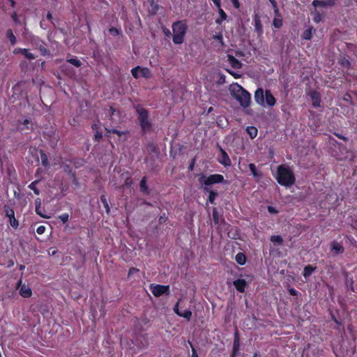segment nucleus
I'll return each instance as SVG.
<instances>
[{
    "label": "nucleus",
    "instance_id": "nucleus-1",
    "mask_svg": "<svg viewBox=\"0 0 357 357\" xmlns=\"http://www.w3.org/2000/svg\"><path fill=\"white\" fill-rule=\"evenodd\" d=\"M278 183L286 188H290L295 184L296 177L291 169L284 165L277 167V174L275 176Z\"/></svg>",
    "mask_w": 357,
    "mask_h": 357
},
{
    "label": "nucleus",
    "instance_id": "nucleus-2",
    "mask_svg": "<svg viewBox=\"0 0 357 357\" xmlns=\"http://www.w3.org/2000/svg\"><path fill=\"white\" fill-rule=\"evenodd\" d=\"M137 115V120L141 128L142 135L150 133L153 130V124L149 119V112L141 105L133 106Z\"/></svg>",
    "mask_w": 357,
    "mask_h": 357
},
{
    "label": "nucleus",
    "instance_id": "nucleus-3",
    "mask_svg": "<svg viewBox=\"0 0 357 357\" xmlns=\"http://www.w3.org/2000/svg\"><path fill=\"white\" fill-rule=\"evenodd\" d=\"M172 41L175 45H181L184 42V38L188 31V25L185 20H178L172 25Z\"/></svg>",
    "mask_w": 357,
    "mask_h": 357
},
{
    "label": "nucleus",
    "instance_id": "nucleus-4",
    "mask_svg": "<svg viewBox=\"0 0 357 357\" xmlns=\"http://www.w3.org/2000/svg\"><path fill=\"white\" fill-rule=\"evenodd\" d=\"M199 181L203 188H209L211 185L223 183L225 181V178L222 174H211L207 177L202 176L199 179Z\"/></svg>",
    "mask_w": 357,
    "mask_h": 357
},
{
    "label": "nucleus",
    "instance_id": "nucleus-5",
    "mask_svg": "<svg viewBox=\"0 0 357 357\" xmlns=\"http://www.w3.org/2000/svg\"><path fill=\"white\" fill-rule=\"evenodd\" d=\"M152 294L155 297H159L163 294H169V286L162 284H151L150 286Z\"/></svg>",
    "mask_w": 357,
    "mask_h": 357
},
{
    "label": "nucleus",
    "instance_id": "nucleus-6",
    "mask_svg": "<svg viewBox=\"0 0 357 357\" xmlns=\"http://www.w3.org/2000/svg\"><path fill=\"white\" fill-rule=\"evenodd\" d=\"M217 147L220 151V155L218 157V161L225 167H229L231 165V161L227 153L222 148L218 143Z\"/></svg>",
    "mask_w": 357,
    "mask_h": 357
},
{
    "label": "nucleus",
    "instance_id": "nucleus-7",
    "mask_svg": "<svg viewBox=\"0 0 357 357\" xmlns=\"http://www.w3.org/2000/svg\"><path fill=\"white\" fill-rule=\"evenodd\" d=\"M181 301V298H178L173 307V310L178 316L183 317L189 321L191 319L192 315V311L190 309H186L184 311L181 310L179 309V303Z\"/></svg>",
    "mask_w": 357,
    "mask_h": 357
},
{
    "label": "nucleus",
    "instance_id": "nucleus-8",
    "mask_svg": "<svg viewBox=\"0 0 357 357\" xmlns=\"http://www.w3.org/2000/svg\"><path fill=\"white\" fill-rule=\"evenodd\" d=\"M274 10V18L273 20V25L276 29H280L282 26V18L278 7V4L272 6Z\"/></svg>",
    "mask_w": 357,
    "mask_h": 357
},
{
    "label": "nucleus",
    "instance_id": "nucleus-9",
    "mask_svg": "<svg viewBox=\"0 0 357 357\" xmlns=\"http://www.w3.org/2000/svg\"><path fill=\"white\" fill-rule=\"evenodd\" d=\"M250 93L245 89V91H243L242 95H241L237 100L243 107L246 108L250 105Z\"/></svg>",
    "mask_w": 357,
    "mask_h": 357
},
{
    "label": "nucleus",
    "instance_id": "nucleus-10",
    "mask_svg": "<svg viewBox=\"0 0 357 357\" xmlns=\"http://www.w3.org/2000/svg\"><path fill=\"white\" fill-rule=\"evenodd\" d=\"M245 91V89L243 88L240 84L236 83L233 85H231L230 92L231 96L237 100L241 95H242L243 91Z\"/></svg>",
    "mask_w": 357,
    "mask_h": 357
},
{
    "label": "nucleus",
    "instance_id": "nucleus-11",
    "mask_svg": "<svg viewBox=\"0 0 357 357\" xmlns=\"http://www.w3.org/2000/svg\"><path fill=\"white\" fill-rule=\"evenodd\" d=\"M240 350V335L238 328L236 327L234 334V342L231 353L238 354Z\"/></svg>",
    "mask_w": 357,
    "mask_h": 357
},
{
    "label": "nucleus",
    "instance_id": "nucleus-12",
    "mask_svg": "<svg viewBox=\"0 0 357 357\" xmlns=\"http://www.w3.org/2000/svg\"><path fill=\"white\" fill-rule=\"evenodd\" d=\"M265 92L262 88H258L255 92V100L256 102L260 105H264Z\"/></svg>",
    "mask_w": 357,
    "mask_h": 357
},
{
    "label": "nucleus",
    "instance_id": "nucleus-13",
    "mask_svg": "<svg viewBox=\"0 0 357 357\" xmlns=\"http://www.w3.org/2000/svg\"><path fill=\"white\" fill-rule=\"evenodd\" d=\"M233 284L236 289L241 293L245 292L248 285L246 280L244 279H237L233 282Z\"/></svg>",
    "mask_w": 357,
    "mask_h": 357
},
{
    "label": "nucleus",
    "instance_id": "nucleus-14",
    "mask_svg": "<svg viewBox=\"0 0 357 357\" xmlns=\"http://www.w3.org/2000/svg\"><path fill=\"white\" fill-rule=\"evenodd\" d=\"M265 99L266 103L268 107H273L276 103V99L272 94L270 90L266 89L265 91Z\"/></svg>",
    "mask_w": 357,
    "mask_h": 357
},
{
    "label": "nucleus",
    "instance_id": "nucleus-15",
    "mask_svg": "<svg viewBox=\"0 0 357 357\" xmlns=\"http://www.w3.org/2000/svg\"><path fill=\"white\" fill-rule=\"evenodd\" d=\"M204 191L205 192H208V197L207 202L211 204H213L215 198L218 196V192L217 190H212L208 187H204Z\"/></svg>",
    "mask_w": 357,
    "mask_h": 357
},
{
    "label": "nucleus",
    "instance_id": "nucleus-16",
    "mask_svg": "<svg viewBox=\"0 0 357 357\" xmlns=\"http://www.w3.org/2000/svg\"><path fill=\"white\" fill-rule=\"evenodd\" d=\"M310 97L312 101V106L315 108L321 106V96L319 92L314 91L311 93Z\"/></svg>",
    "mask_w": 357,
    "mask_h": 357
},
{
    "label": "nucleus",
    "instance_id": "nucleus-17",
    "mask_svg": "<svg viewBox=\"0 0 357 357\" xmlns=\"http://www.w3.org/2000/svg\"><path fill=\"white\" fill-rule=\"evenodd\" d=\"M228 61L230 63L231 66L234 69H240L242 68L241 62L234 57L233 55L229 54L227 56Z\"/></svg>",
    "mask_w": 357,
    "mask_h": 357
},
{
    "label": "nucleus",
    "instance_id": "nucleus-18",
    "mask_svg": "<svg viewBox=\"0 0 357 357\" xmlns=\"http://www.w3.org/2000/svg\"><path fill=\"white\" fill-rule=\"evenodd\" d=\"M37 40L40 43V45H38V49L40 54L43 55V56L50 55V52L46 47L45 43L43 40H40L39 38H37Z\"/></svg>",
    "mask_w": 357,
    "mask_h": 357
},
{
    "label": "nucleus",
    "instance_id": "nucleus-19",
    "mask_svg": "<svg viewBox=\"0 0 357 357\" xmlns=\"http://www.w3.org/2000/svg\"><path fill=\"white\" fill-rule=\"evenodd\" d=\"M20 294L23 298H27L31 296L32 291L29 286L22 284L20 289Z\"/></svg>",
    "mask_w": 357,
    "mask_h": 357
},
{
    "label": "nucleus",
    "instance_id": "nucleus-20",
    "mask_svg": "<svg viewBox=\"0 0 357 357\" xmlns=\"http://www.w3.org/2000/svg\"><path fill=\"white\" fill-rule=\"evenodd\" d=\"M331 250L337 255L342 254L344 252V248L340 243L333 241L331 243Z\"/></svg>",
    "mask_w": 357,
    "mask_h": 357
},
{
    "label": "nucleus",
    "instance_id": "nucleus-21",
    "mask_svg": "<svg viewBox=\"0 0 357 357\" xmlns=\"http://www.w3.org/2000/svg\"><path fill=\"white\" fill-rule=\"evenodd\" d=\"M139 77H142L145 79H150L152 77L151 70L147 67H142L139 66Z\"/></svg>",
    "mask_w": 357,
    "mask_h": 357
},
{
    "label": "nucleus",
    "instance_id": "nucleus-22",
    "mask_svg": "<svg viewBox=\"0 0 357 357\" xmlns=\"http://www.w3.org/2000/svg\"><path fill=\"white\" fill-rule=\"evenodd\" d=\"M316 266H312L311 265H307L304 267L303 271V275L305 279H307L313 273V272L316 270Z\"/></svg>",
    "mask_w": 357,
    "mask_h": 357
},
{
    "label": "nucleus",
    "instance_id": "nucleus-23",
    "mask_svg": "<svg viewBox=\"0 0 357 357\" xmlns=\"http://www.w3.org/2000/svg\"><path fill=\"white\" fill-rule=\"evenodd\" d=\"M6 36L8 39L11 45H15L17 43V38L11 29H8L6 31Z\"/></svg>",
    "mask_w": 357,
    "mask_h": 357
},
{
    "label": "nucleus",
    "instance_id": "nucleus-24",
    "mask_svg": "<svg viewBox=\"0 0 357 357\" xmlns=\"http://www.w3.org/2000/svg\"><path fill=\"white\" fill-rule=\"evenodd\" d=\"M146 181H147L146 177V176L142 177V178L141 179L140 183H139V189L142 192L149 195V188H148Z\"/></svg>",
    "mask_w": 357,
    "mask_h": 357
},
{
    "label": "nucleus",
    "instance_id": "nucleus-25",
    "mask_svg": "<svg viewBox=\"0 0 357 357\" xmlns=\"http://www.w3.org/2000/svg\"><path fill=\"white\" fill-rule=\"evenodd\" d=\"M235 260L239 265L243 266V265L245 264L246 261H247V257L243 252H238L236 254V255L235 257Z\"/></svg>",
    "mask_w": 357,
    "mask_h": 357
},
{
    "label": "nucleus",
    "instance_id": "nucleus-26",
    "mask_svg": "<svg viewBox=\"0 0 357 357\" xmlns=\"http://www.w3.org/2000/svg\"><path fill=\"white\" fill-rule=\"evenodd\" d=\"M248 167L253 177L256 178H259L261 177V174L257 171V167L254 163H250Z\"/></svg>",
    "mask_w": 357,
    "mask_h": 357
},
{
    "label": "nucleus",
    "instance_id": "nucleus-27",
    "mask_svg": "<svg viewBox=\"0 0 357 357\" xmlns=\"http://www.w3.org/2000/svg\"><path fill=\"white\" fill-rule=\"evenodd\" d=\"M246 131L252 139L255 138L258 133V130L255 126H248L246 128Z\"/></svg>",
    "mask_w": 357,
    "mask_h": 357
},
{
    "label": "nucleus",
    "instance_id": "nucleus-28",
    "mask_svg": "<svg viewBox=\"0 0 357 357\" xmlns=\"http://www.w3.org/2000/svg\"><path fill=\"white\" fill-rule=\"evenodd\" d=\"M312 27H309L308 29H305L301 36L302 39L310 40L312 38Z\"/></svg>",
    "mask_w": 357,
    "mask_h": 357
},
{
    "label": "nucleus",
    "instance_id": "nucleus-29",
    "mask_svg": "<svg viewBox=\"0 0 357 357\" xmlns=\"http://www.w3.org/2000/svg\"><path fill=\"white\" fill-rule=\"evenodd\" d=\"M218 13L220 15V18H217L215 20V23L218 25H220L222 22L227 19V15L221 8H218Z\"/></svg>",
    "mask_w": 357,
    "mask_h": 357
},
{
    "label": "nucleus",
    "instance_id": "nucleus-30",
    "mask_svg": "<svg viewBox=\"0 0 357 357\" xmlns=\"http://www.w3.org/2000/svg\"><path fill=\"white\" fill-rule=\"evenodd\" d=\"M270 241L276 245H280L283 243L284 240L280 235H273L270 238Z\"/></svg>",
    "mask_w": 357,
    "mask_h": 357
},
{
    "label": "nucleus",
    "instance_id": "nucleus-31",
    "mask_svg": "<svg viewBox=\"0 0 357 357\" xmlns=\"http://www.w3.org/2000/svg\"><path fill=\"white\" fill-rule=\"evenodd\" d=\"M40 154L42 165L44 166L45 167H49L50 163H49V160H48L47 154L43 151H40Z\"/></svg>",
    "mask_w": 357,
    "mask_h": 357
},
{
    "label": "nucleus",
    "instance_id": "nucleus-32",
    "mask_svg": "<svg viewBox=\"0 0 357 357\" xmlns=\"http://www.w3.org/2000/svg\"><path fill=\"white\" fill-rule=\"evenodd\" d=\"M105 130L107 131V132L116 134L119 137H121L122 135H127L129 133L128 130L120 131L115 128L108 129V128H105Z\"/></svg>",
    "mask_w": 357,
    "mask_h": 357
},
{
    "label": "nucleus",
    "instance_id": "nucleus-33",
    "mask_svg": "<svg viewBox=\"0 0 357 357\" xmlns=\"http://www.w3.org/2000/svg\"><path fill=\"white\" fill-rule=\"evenodd\" d=\"M3 211L6 216L8 217V218L15 216V211L13 208H12L9 206L5 205L3 207Z\"/></svg>",
    "mask_w": 357,
    "mask_h": 357
},
{
    "label": "nucleus",
    "instance_id": "nucleus-34",
    "mask_svg": "<svg viewBox=\"0 0 357 357\" xmlns=\"http://www.w3.org/2000/svg\"><path fill=\"white\" fill-rule=\"evenodd\" d=\"M100 201H101L102 204H103L104 208H105L106 213L107 214H109L110 213V207L108 204L107 197L105 195H102L100 196Z\"/></svg>",
    "mask_w": 357,
    "mask_h": 357
},
{
    "label": "nucleus",
    "instance_id": "nucleus-35",
    "mask_svg": "<svg viewBox=\"0 0 357 357\" xmlns=\"http://www.w3.org/2000/svg\"><path fill=\"white\" fill-rule=\"evenodd\" d=\"M66 61L77 68H79L82 66V62L77 57L67 59Z\"/></svg>",
    "mask_w": 357,
    "mask_h": 357
},
{
    "label": "nucleus",
    "instance_id": "nucleus-36",
    "mask_svg": "<svg viewBox=\"0 0 357 357\" xmlns=\"http://www.w3.org/2000/svg\"><path fill=\"white\" fill-rule=\"evenodd\" d=\"M39 180H36L31 182L28 188L32 190L35 195H38L40 194V190L37 188L36 185L39 183Z\"/></svg>",
    "mask_w": 357,
    "mask_h": 357
},
{
    "label": "nucleus",
    "instance_id": "nucleus-37",
    "mask_svg": "<svg viewBox=\"0 0 357 357\" xmlns=\"http://www.w3.org/2000/svg\"><path fill=\"white\" fill-rule=\"evenodd\" d=\"M322 18L323 15L317 10H315L314 12L313 21L315 22L316 23H319L322 20Z\"/></svg>",
    "mask_w": 357,
    "mask_h": 357
},
{
    "label": "nucleus",
    "instance_id": "nucleus-38",
    "mask_svg": "<svg viewBox=\"0 0 357 357\" xmlns=\"http://www.w3.org/2000/svg\"><path fill=\"white\" fill-rule=\"evenodd\" d=\"M139 66H137L131 69V74L135 79H138L139 77L140 73H139Z\"/></svg>",
    "mask_w": 357,
    "mask_h": 357
},
{
    "label": "nucleus",
    "instance_id": "nucleus-39",
    "mask_svg": "<svg viewBox=\"0 0 357 357\" xmlns=\"http://www.w3.org/2000/svg\"><path fill=\"white\" fill-rule=\"evenodd\" d=\"M22 55H24L25 58L29 60H33L36 59V56L33 54L31 53L29 49H26V52H23Z\"/></svg>",
    "mask_w": 357,
    "mask_h": 357
},
{
    "label": "nucleus",
    "instance_id": "nucleus-40",
    "mask_svg": "<svg viewBox=\"0 0 357 357\" xmlns=\"http://www.w3.org/2000/svg\"><path fill=\"white\" fill-rule=\"evenodd\" d=\"M58 218L63 222L66 223L69 220V215L67 213H62L58 216Z\"/></svg>",
    "mask_w": 357,
    "mask_h": 357
},
{
    "label": "nucleus",
    "instance_id": "nucleus-41",
    "mask_svg": "<svg viewBox=\"0 0 357 357\" xmlns=\"http://www.w3.org/2000/svg\"><path fill=\"white\" fill-rule=\"evenodd\" d=\"M226 82V76L223 73H218V79L217 84L219 85L224 84Z\"/></svg>",
    "mask_w": 357,
    "mask_h": 357
},
{
    "label": "nucleus",
    "instance_id": "nucleus-42",
    "mask_svg": "<svg viewBox=\"0 0 357 357\" xmlns=\"http://www.w3.org/2000/svg\"><path fill=\"white\" fill-rule=\"evenodd\" d=\"M213 220L215 225L219 224V215L216 208L213 210Z\"/></svg>",
    "mask_w": 357,
    "mask_h": 357
},
{
    "label": "nucleus",
    "instance_id": "nucleus-43",
    "mask_svg": "<svg viewBox=\"0 0 357 357\" xmlns=\"http://www.w3.org/2000/svg\"><path fill=\"white\" fill-rule=\"evenodd\" d=\"M102 138V133L100 130H97L94 134L93 141L96 142H99Z\"/></svg>",
    "mask_w": 357,
    "mask_h": 357
},
{
    "label": "nucleus",
    "instance_id": "nucleus-44",
    "mask_svg": "<svg viewBox=\"0 0 357 357\" xmlns=\"http://www.w3.org/2000/svg\"><path fill=\"white\" fill-rule=\"evenodd\" d=\"M10 220V226L13 227V228H17L18 226H19V222L17 220L15 219V216L12 217V218H9Z\"/></svg>",
    "mask_w": 357,
    "mask_h": 357
},
{
    "label": "nucleus",
    "instance_id": "nucleus-45",
    "mask_svg": "<svg viewBox=\"0 0 357 357\" xmlns=\"http://www.w3.org/2000/svg\"><path fill=\"white\" fill-rule=\"evenodd\" d=\"M18 123L21 125L24 126V127L20 128V130H24L25 128L29 129V125L31 123V121L29 119H24L22 121H18Z\"/></svg>",
    "mask_w": 357,
    "mask_h": 357
},
{
    "label": "nucleus",
    "instance_id": "nucleus-46",
    "mask_svg": "<svg viewBox=\"0 0 357 357\" xmlns=\"http://www.w3.org/2000/svg\"><path fill=\"white\" fill-rule=\"evenodd\" d=\"M120 32L121 31L115 27H111L109 29V33L113 36L119 35Z\"/></svg>",
    "mask_w": 357,
    "mask_h": 357
},
{
    "label": "nucleus",
    "instance_id": "nucleus-47",
    "mask_svg": "<svg viewBox=\"0 0 357 357\" xmlns=\"http://www.w3.org/2000/svg\"><path fill=\"white\" fill-rule=\"evenodd\" d=\"M312 6L314 7V8H317V7H319V6H326V3L323 1H319V0H314L312 3Z\"/></svg>",
    "mask_w": 357,
    "mask_h": 357
},
{
    "label": "nucleus",
    "instance_id": "nucleus-48",
    "mask_svg": "<svg viewBox=\"0 0 357 357\" xmlns=\"http://www.w3.org/2000/svg\"><path fill=\"white\" fill-rule=\"evenodd\" d=\"M167 220H168L167 215H166L165 213H163L162 215H161L158 219V223L160 225H162L163 223H165Z\"/></svg>",
    "mask_w": 357,
    "mask_h": 357
},
{
    "label": "nucleus",
    "instance_id": "nucleus-49",
    "mask_svg": "<svg viewBox=\"0 0 357 357\" xmlns=\"http://www.w3.org/2000/svg\"><path fill=\"white\" fill-rule=\"evenodd\" d=\"M139 271V270L137 268H135V267L130 268L128 271V278H130L133 274H135Z\"/></svg>",
    "mask_w": 357,
    "mask_h": 357
},
{
    "label": "nucleus",
    "instance_id": "nucleus-50",
    "mask_svg": "<svg viewBox=\"0 0 357 357\" xmlns=\"http://www.w3.org/2000/svg\"><path fill=\"white\" fill-rule=\"evenodd\" d=\"M40 206V199H38L36 202V212L38 215H40L41 217H44L39 211V208Z\"/></svg>",
    "mask_w": 357,
    "mask_h": 357
},
{
    "label": "nucleus",
    "instance_id": "nucleus-51",
    "mask_svg": "<svg viewBox=\"0 0 357 357\" xmlns=\"http://www.w3.org/2000/svg\"><path fill=\"white\" fill-rule=\"evenodd\" d=\"M45 230H46V227L44 225H40L36 229V232L38 234L41 235V234H43L45 233Z\"/></svg>",
    "mask_w": 357,
    "mask_h": 357
},
{
    "label": "nucleus",
    "instance_id": "nucleus-52",
    "mask_svg": "<svg viewBox=\"0 0 357 357\" xmlns=\"http://www.w3.org/2000/svg\"><path fill=\"white\" fill-rule=\"evenodd\" d=\"M23 52H26V48L17 47L13 50L14 54H22Z\"/></svg>",
    "mask_w": 357,
    "mask_h": 357
},
{
    "label": "nucleus",
    "instance_id": "nucleus-53",
    "mask_svg": "<svg viewBox=\"0 0 357 357\" xmlns=\"http://www.w3.org/2000/svg\"><path fill=\"white\" fill-rule=\"evenodd\" d=\"M162 31L166 37H167V38H170L171 36L172 37V33L169 29L164 27L162 29Z\"/></svg>",
    "mask_w": 357,
    "mask_h": 357
},
{
    "label": "nucleus",
    "instance_id": "nucleus-54",
    "mask_svg": "<svg viewBox=\"0 0 357 357\" xmlns=\"http://www.w3.org/2000/svg\"><path fill=\"white\" fill-rule=\"evenodd\" d=\"M188 343H189V344L190 345V347H191V348H192V357H199V356H198V354H197V351H196V349L194 348V347H193V345H192V342H191L190 340H188Z\"/></svg>",
    "mask_w": 357,
    "mask_h": 357
},
{
    "label": "nucleus",
    "instance_id": "nucleus-55",
    "mask_svg": "<svg viewBox=\"0 0 357 357\" xmlns=\"http://www.w3.org/2000/svg\"><path fill=\"white\" fill-rule=\"evenodd\" d=\"M288 291H289V294L293 296H298V291L292 287L289 288Z\"/></svg>",
    "mask_w": 357,
    "mask_h": 357
},
{
    "label": "nucleus",
    "instance_id": "nucleus-56",
    "mask_svg": "<svg viewBox=\"0 0 357 357\" xmlns=\"http://www.w3.org/2000/svg\"><path fill=\"white\" fill-rule=\"evenodd\" d=\"M195 162H196V158H194L192 159V160L190 162V165H189V167H188L189 171H192L194 169V167H195Z\"/></svg>",
    "mask_w": 357,
    "mask_h": 357
},
{
    "label": "nucleus",
    "instance_id": "nucleus-57",
    "mask_svg": "<svg viewBox=\"0 0 357 357\" xmlns=\"http://www.w3.org/2000/svg\"><path fill=\"white\" fill-rule=\"evenodd\" d=\"M214 38L215 40H217L218 41H219L220 43L223 44V36H222V34L221 33L217 34V35H215L214 36Z\"/></svg>",
    "mask_w": 357,
    "mask_h": 357
},
{
    "label": "nucleus",
    "instance_id": "nucleus-58",
    "mask_svg": "<svg viewBox=\"0 0 357 357\" xmlns=\"http://www.w3.org/2000/svg\"><path fill=\"white\" fill-rule=\"evenodd\" d=\"M334 135L339 139L344 141V142H347L348 141V138L344 137V135H342V134H340V133H337V132H335Z\"/></svg>",
    "mask_w": 357,
    "mask_h": 357
},
{
    "label": "nucleus",
    "instance_id": "nucleus-59",
    "mask_svg": "<svg viewBox=\"0 0 357 357\" xmlns=\"http://www.w3.org/2000/svg\"><path fill=\"white\" fill-rule=\"evenodd\" d=\"M11 18L12 20L15 22V23H19L20 21H19V18H18V15L17 14L16 12H14L12 15H11Z\"/></svg>",
    "mask_w": 357,
    "mask_h": 357
},
{
    "label": "nucleus",
    "instance_id": "nucleus-60",
    "mask_svg": "<svg viewBox=\"0 0 357 357\" xmlns=\"http://www.w3.org/2000/svg\"><path fill=\"white\" fill-rule=\"evenodd\" d=\"M268 211L270 213H278V211L275 209V208H274L273 206H268Z\"/></svg>",
    "mask_w": 357,
    "mask_h": 357
},
{
    "label": "nucleus",
    "instance_id": "nucleus-61",
    "mask_svg": "<svg viewBox=\"0 0 357 357\" xmlns=\"http://www.w3.org/2000/svg\"><path fill=\"white\" fill-rule=\"evenodd\" d=\"M332 318V320L337 325V326H341L342 325V322L338 320L334 315H332L331 317Z\"/></svg>",
    "mask_w": 357,
    "mask_h": 357
},
{
    "label": "nucleus",
    "instance_id": "nucleus-62",
    "mask_svg": "<svg viewBox=\"0 0 357 357\" xmlns=\"http://www.w3.org/2000/svg\"><path fill=\"white\" fill-rule=\"evenodd\" d=\"M218 8H221V0H211Z\"/></svg>",
    "mask_w": 357,
    "mask_h": 357
},
{
    "label": "nucleus",
    "instance_id": "nucleus-63",
    "mask_svg": "<svg viewBox=\"0 0 357 357\" xmlns=\"http://www.w3.org/2000/svg\"><path fill=\"white\" fill-rule=\"evenodd\" d=\"M231 1L232 2L235 8H238L240 7V3L238 0H231Z\"/></svg>",
    "mask_w": 357,
    "mask_h": 357
},
{
    "label": "nucleus",
    "instance_id": "nucleus-64",
    "mask_svg": "<svg viewBox=\"0 0 357 357\" xmlns=\"http://www.w3.org/2000/svg\"><path fill=\"white\" fill-rule=\"evenodd\" d=\"M342 63V65L343 66H344V67H349V66H350V62H349V60H347V59H344V60H342V63Z\"/></svg>",
    "mask_w": 357,
    "mask_h": 357
}]
</instances>
